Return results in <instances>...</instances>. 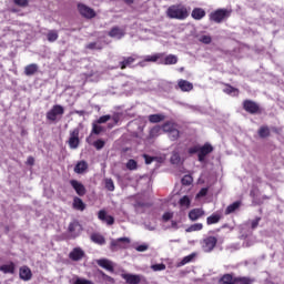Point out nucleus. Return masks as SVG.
<instances>
[{
	"mask_svg": "<svg viewBox=\"0 0 284 284\" xmlns=\"http://www.w3.org/2000/svg\"><path fill=\"white\" fill-rule=\"evenodd\" d=\"M258 223H261V217H256L255 220L247 221L245 225H251V229L256 230L258 227Z\"/></svg>",
	"mask_w": 284,
	"mask_h": 284,
	"instance_id": "obj_45",
	"label": "nucleus"
},
{
	"mask_svg": "<svg viewBox=\"0 0 284 284\" xmlns=\"http://www.w3.org/2000/svg\"><path fill=\"white\" fill-rule=\"evenodd\" d=\"M224 92H226V94H232V97H239V89L233 88V87H227Z\"/></svg>",
	"mask_w": 284,
	"mask_h": 284,
	"instance_id": "obj_49",
	"label": "nucleus"
},
{
	"mask_svg": "<svg viewBox=\"0 0 284 284\" xmlns=\"http://www.w3.org/2000/svg\"><path fill=\"white\" fill-rule=\"evenodd\" d=\"M168 17L170 19H179L180 21H183V19H187V8L183 6H171L168 9Z\"/></svg>",
	"mask_w": 284,
	"mask_h": 284,
	"instance_id": "obj_1",
	"label": "nucleus"
},
{
	"mask_svg": "<svg viewBox=\"0 0 284 284\" xmlns=\"http://www.w3.org/2000/svg\"><path fill=\"white\" fill-rule=\"evenodd\" d=\"M73 207L74 210H79L80 212H83V210H85V203H83V200H81L80 197H74Z\"/></svg>",
	"mask_w": 284,
	"mask_h": 284,
	"instance_id": "obj_31",
	"label": "nucleus"
},
{
	"mask_svg": "<svg viewBox=\"0 0 284 284\" xmlns=\"http://www.w3.org/2000/svg\"><path fill=\"white\" fill-rule=\"evenodd\" d=\"M102 132H103V126L97 124V122H93V123H92V131H91L90 136H92V134L99 135V134H101Z\"/></svg>",
	"mask_w": 284,
	"mask_h": 284,
	"instance_id": "obj_40",
	"label": "nucleus"
},
{
	"mask_svg": "<svg viewBox=\"0 0 284 284\" xmlns=\"http://www.w3.org/2000/svg\"><path fill=\"white\" fill-rule=\"evenodd\" d=\"M220 284H236L232 274H225L221 277Z\"/></svg>",
	"mask_w": 284,
	"mask_h": 284,
	"instance_id": "obj_36",
	"label": "nucleus"
},
{
	"mask_svg": "<svg viewBox=\"0 0 284 284\" xmlns=\"http://www.w3.org/2000/svg\"><path fill=\"white\" fill-rule=\"evenodd\" d=\"M161 130H163V126L162 128L160 125L153 126L150 131L151 139H154V136H159V134H161Z\"/></svg>",
	"mask_w": 284,
	"mask_h": 284,
	"instance_id": "obj_44",
	"label": "nucleus"
},
{
	"mask_svg": "<svg viewBox=\"0 0 284 284\" xmlns=\"http://www.w3.org/2000/svg\"><path fill=\"white\" fill-rule=\"evenodd\" d=\"M13 3L16 6H19V8H28V0H13Z\"/></svg>",
	"mask_w": 284,
	"mask_h": 284,
	"instance_id": "obj_57",
	"label": "nucleus"
},
{
	"mask_svg": "<svg viewBox=\"0 0 284 284\" xmlns=\"http://www.w3.org/2000/svg\"><path fill=\"white\" fill-rule=\"evenodd\" d=\"M98 219L103 223H106V225H114V216L108 215L104 210L99 211Z\"/></svg>",
	"mask_w": 284,
	"mask_h": 284,
	"instance_id": "obj_16",
	"label": "nucleus"
},
{
	"mask_svg": "<svg viewBox=\"0 0 284 284\" xmlns=\"http://www.w3.org/2000/svg\"><path fill=\"white\" fill-rule=\"evenodd\" d=\"M78 10L80 14L85 19H94L97 17V12H94V9L85 4H78Z\"/></svg>",
	"mask_w": 284,
	"mask_h": 284,
	"instance_id": "obj_11",
	"label": "nucleus"
},
{
	"mask_svg": "<svg viewBox=\"0 0 284 284\" xmlns=\"http://www.w3.org/2000/svg\"><path fill=\"white\" fill-rule=\"evenodd\" d=\"M16 270L17 265L14 262H9V264H3L0 266V272H2V274H14Z\"/></svg>",
	"mask_w": 284,
	"mask_h": 284,
	"instance_id": "obj_19",
	"label": "nucleus"
},
{
	"mask_svg": "<svg viewBox=\"0 0 284 284\" xmlns=\"http://www.w3.org/2000/svg\"><path fill=\"white\" fill-rule=\"evenodd\" d=\"M226 250H229V252H239V250H241V244L235 243V244H231L229 246H226Z\"/></svg>",
	"mask_w": 284,
	"mask_h": 284,
	"instance_id": "obj_55",
	"label": "nucleus"
},
{
	"mask_svg": "<svg viewBox=\"0 0 284 284\" xmlns=\"http://www.w3.org/2000/svg\"><path fill=\"white\" fill-rule=\"evenodd\" d=\"M170 162L172 165H183V159L178 150L172 152Z\"/></svg>",
	"mask_w": 284,
	"mask_h": 284,
	"instance_id": "obj_22",
	"label": "nucleus"
},
{
	"mask_svg": "<svg viewBox=\"0 0 284 284\" xmlns=\"http://www.w3.org/2000/svg\"><path fill=\"white\" fill-rule=\"evenodd\" d=\"M196 196H197V199H201L203 196H207V187L201 189Z\"/></svg>",
	"mask_w": 284,
	"mask_h": 284,
	"instance_id": "obj_62",
	"label": "nucleus"
},
{
	"mask_svg": "<svg viewBox=\"0 0 284 284\" xmlns=\"http://www.w3.org/2000/svg\"><path fill=\"white\" fill-rule=\"evenodd\" d=\"M85 170H88V162L85 161H80L74 166L75 174H83Z\"/></svg>",
	"mask_w": 284,
	"mask_h": 284,
	"instance_id": "obj_26",
	"label": "nucleus"
},
{
	"mask_svg": "<svg viewBox=\"0 0 284 284\" xmlns=\"http://www.w3.org/2000/svg\"><path fill=\"white\" fill-rule=\"evenodd\" d=\"M79 128L73 129L70 131V138H69V148L70 150H77L81 143V140H79Z\"/></svg>",
	"mask_w": 284,
	"mask_h": 284,
	"instance_id": "obj_6",
	"label": "nucleus"
},
{
	"mask_svg": "<svg viewBox=\"0 0 284 284\" xmlns=\"http://www.w3.org/2000/svg\"><path fill=\"white\" fill-rule=\"evenodd\" d=\"M93 148H95V150H103V148H105V141L97 140L93 142Z\"/></svg>",
	"mask_w": 284,
	"mask_h": 284,
	"instance_id": "obj_51",
	"label": "nucleus"
},
{
	"mask_svg": "<svg viewBox=\"0 0 284 284\" xmlns=\"http://www.w3.org/2000/svg\"><path fill=\"white\" fill-rule=\"evenodd\" d=\"M97 264L103 267V270H108V272H114V265H112L110 260L101 258L97 261Z\"/></svg>",
	"mask_w": 284,
	"mask_h": 284,
	"instance_id": "obj_20",
	"label": "nucleus"
},
{
	"mask_svg": "<svg viewBox=\"0 0 284 284\" xmlns=\"http://www.w3.org/2000/svg\"><path fill=\"white\" fill-rule=\"evenodd\" d=\"M85 256V251H83L81 247H74L69 253V258L71 261H81Z\"/></svg>",
	"mask_w": 284,
	"mask_h": 284,
	"instance_id": "obj_14",
	"label": "nucleus"
},
{
	"mask_svg": "<svg viewBox=\"0 0 284 284\" xmlns=\"http://www.w3.org/2000/svg\"><path fill=\"white\" fill-rule=\"evenodd\" d=\"M203 230V224L202 223H195L192 224L186 229V232H201Z\"/></svg>",
	"mask_w": 284,
	"mask_h": 284,
	"instance_id": "obj_43",
	"label": "nucleus"
},
{
	"mask_svg": "<svg viewBox=\"0 0 284 284\" xmlns=\"http://www.w3.org/2000/svg\"><path fill=\"white\" fill-rule=\"evenodd\" d=\"M258 136L261 139H267V136H270V128L267 126H262L258 130Z\"/></svg>",
	"mask_w": 284,
	"mask_h": 284,
	"instance_id": "obj_42",
	"label": "nucleus"
},
{
	"mask_svg": "<svg viewBox=\"0 0 284 284\" xmlns=\"http://www.w3.org/2000/svg\"><path fill=\"white\" fill-rule=\"evenodd\" d=\"M143 159H144L146 165H150V164L152 163V161H156V158L150 156V155H148V154H144V155H143Z\"/></svg>",
	"mask_w": 284,
	"mask_h": 284,
	"instance_id": "obj_61",
	"label": "nucleus"
},
{
	"mask_svg": "<svg viewBox=\"0 0 284 284\" xmlns=\"http://www.w3.org/2000/svg\"><path fill=\"white\" fill-rule=\"evenodd\" d=\"M88 50H103V44L101 42H90L87 44Z\"/></svg>",
	"mask_w": 284,
	"mask_h": 284,
	"instance_id": "obj_41",
	"label": "nucleus"
},
{
	"mask_svg": "<svg viewBox=\"0 0 284 284\" xmlns=\"http://www.w3.org/2000/svg\"><path fill=\"white\" fill-rule=\"evenodd\" d=\"M243 109L245 112H248V114H260L261 112V106L258 103L252 101V100H245L243 102Z\"/></svg>",
	"mask_w": 284,
	"mask_h": 284,
	"instance_id": "obj_9",
	"label": "nucleus"
},
{
	"mask_svg": "<svg viewBox=\"0 0 284 284\" xmlns=\"http://www.w3.org/2000/svg\"><path fill=\"white\" fill-rule=\"evenodd\" d=\"M104 183H105V189L109 192H114V181L112 179H105Z\"/></svg>",
	"mask_w": 284,
	"mask_h": 284,
	"instance_id": "obj_46",
	"label": "nucleus"
},
{
	"mask_svg": "<svg viewBox=\"0 0 284 284\" xmlns=\"http://www.w3.org/2000/svg\"><path fill=\"white\" fill-rule=\"evenodd\" d=\"M181 136V131H179V126L173 129L170 133H169V139L170 141H179Z\"/></svg>",
	"mask_w": 284,
	"mask_h": 284,
	"instance_id": "obj_39",
	"label": "nucleus"
},
{
	"mask_svg": "<svg viewBox=\"0 0 284 284\" xmlns=\"http://www.w3.org/2000/svg\"><path fill=\"white\" fill-rule=\"evenodd\" d=\"M126 168L128 170H136L138 168V163H136V160H129L128 163H126Z\"/></svg>",
	"mask_w": 284,
	"mask_h": 284,
	"instance_id": "obj_56",
	"label": "nucleus"
},
{
	"mask_svg": "<svg viewBox=\"0 0 284 284\" xmlns=\"http://www.w3.org/2000/svg\"><path fill=\"white\" fill-rule=\"evenodd\" d=\"M151 270H153V272H163V270H165V264H153Z\"/></svg>",
	"mask_w": 284,
	"mask_h": 284,
	"instance_id": "obj_53",
	"label": "nucleus"
},
{
	"mask_svg": "<svg viewBox=\"0 0 284 284\" xmlns=\"http://www.w3.org/2000/svg\"><path fill=\"white\" fill-rule=\"evenodd\" d=\"M134 61H135V59L132 57L122 58V60L120 61L121 70H125V68H130Z\"/></svg>",
	"mask_w": 284,
	"mask_h": 284,
	"instance_id": "obj_27",
	"label": "nucleus"
},
{
	"mask_svg": "<svg viewBox=\"0 0 284 284\" xmlns=\"http://www.w3.org/2000/svg\"><path fill=\"white\" fill-rule=\"evenodd\" d=\"M145 207V203L143 202H135L134 210L138 214H141Z\"/></svg>",
	"mask_w": 284,
	"mask_h": 284,
	"instance_id": "obj_48",
	"label": "nucleus"
},
{
	"mask_svg": "<svg viewBox=\"0 0 284 284\" xmlns=\"http://www.w3.org/2000/svg\"><path fill=\"white\" fill-rule=\"evenodd\" d=\"M109 37H111L112 39L121 40V39H123L125 37V30H123L120 27H113L109 31Z\"/></svg>",
	"mask_w": 284,
	"mask_h": 284,
	"instance_id": "obj_15",
	"label": "nucleus"
},
{
	"mask_svg": "<svg viewBox=\"0 0 284 284\" xmlns=\"http://www.w3.org/2000/svg\"><path fill=\"white\" fill-rule=\"evenodd\" d=\"M19 276L21 281H30L32 278V271L28 266L20 267Z\"/></svg>",
	"mask_w": 284,
	"mask_h": 284,
	"instance_id": "obj_18",
	"label": "nucleus"
},
{
	"mask_svg": "<svg viewBox=\"0 0 284 284\" xmlns=\"http://www.w3.org/2000/svg\"><path fill=\"white\" fill-rule=\"evenodd\" d=\"M91 241L98 245H105V237L99 233L91 234Z\"/></svg>",
	"mask_w": 284,
	"mask_h": 284,
	"instance_id": "obj_28",
	"label": "nucleus"
},
{
	"mask_svg": "<svg viewBox=\"0 0 284 284\" xmlns=\"http://www.w3.org/2000/svg\"><path fill=\"white\" fill-rule=\"evenodd\" d=\"M68 232L71 239H77L78 236H81V232H83V226H81V223H79V221H73L69 224Z\"/></svg>",
	"mask_w": 284,
	"mask_h": 284,
	"instance_id": "obj_7",
	"label": "nucleus"
},
{
	"mask_svg": "<svg viewBox=\"0 0 284 284\" xmlns=\"http://www.w3.org/2000/svg\"><path fill=\"white\" fill-rule=\"evenodd\" d=\"M161 59V54H154V55H146L143 62H140L141 68L145 65L148 62L156 63Z\"/></svg>",
	"mask_w": 284,
	"mask_h": 284,
	"instance_id": "obj_33",
	"label": "nucleus"
},
{
	"mask_svg": "<svg viewBox=\"0 0 284 284\" xmlns=\"http://www.w3.org/2000/svg\"><path fill=\"white\" fill-rule=\"evenodd\" d=\"M234 283L235 284H252V283H254V278L239 276V277H234Z\"/></svg>",
	"mask_w": 284,
	"mask_h": 284,
	"instance_id": "obj_34",
	"label": "nucleus"
},
{
	"mask_svg": "<svg viewBox=\"0 0 284 284\" xmlns=\"http://www.w3.org/2000/svg\"><path fill=\"white\" fill-rule=\"evenodd\" d=\"M100 275L102 276V281H105V283L114 284V278L103 273V271H100Z\"/></svg>",
	"mask_w": 284,
	"mask_h": 284,
	"instance_id": "obj_47",
	"label": "nucleus"
},
{
	"mask_svg": "<svg viewBox=\"0 0 284 284\" xmlns=\"http://www.w3.org/2000/svg\"><path fill=\"white\" fill-rule=\"evenodd\" d=\"M240 207H241V201L233 202L226 207L225 214H233V212L239 210Z\"/></svg>",
	"mask_w": 284,
	"mask_h": 284,
	"instance_id": "obj_35",
	"label": "nucleus"
},
{
	"mask_svg": "<svg viewBox=\"0 0 284 284\" xmlns=\"http://www.w3.org/2000/svg\"><path fill=\"white\" fill-rule=\"evenodd\" d=\"M192 178L190 175H184L182 178V185H192Z\"/></svg>",
	"mask_w": 284,
	"mask_h": 284,
	"instance_id": "obj_58",
	"label": "nucleus"
},
{
	"mask_svg": "<svg viewBox=\"0 0 284 284\" xmlns=\"http://www.w3.org/2000/svg\"><path fill=\"white\" fill-rule=\"evenodd\" d=\"M212 152H214V148L211 146V144L209 143L204 144L203 146H200L197 161H200V163H204L205 156H207V154H212Z\"/></svg>",
	"mask_w": 284,
	"mask_h": 284,
	"instance_id": "obj_10",
	"label": "nucleus"
},
{
	"mask_svg": "<svg viewBox=\"0 0 284 284\" xmlns=\"http://www.w3.org/2000/svg\"><path fill=\"white\" fill-rule=\"evenodd\" d=\"M196 256V253H191L182 258V261L178 264V267H183V265H187V263H192Z\"/></svg>",
	"mask_w": 284,
	"mask_h": 284,
	"instance_id": "obj_30",
	"label": "nucleus"
},
{
	"mask_svg": "<svg viewBox=\"0 0 284 284\" xmlns=\"http://www.w3.org/2000/svg\"><path fill=\"white\" fill-rule=\"evenodd\" d=\"M70 185L77 192L78 196H85V186L83 185V183L77 180H71Z\"/></svg>",
	"mask_w": 284,
	"mask_h": 284,
	"instance_id": "obj_13",
	"label": "nucleus"
},
{
	"mask_svg": "<svg viewBox=\"0 0 284 284\" xmlns=\"http://www.w3.org/2000/svg\"><path fill=\"white\" fill-rule=\"evenodd\" d=\"M179 63V58L174 54H169L164 59V65H176Z\"/></svg>",
	"mask_w": 284,
	"mask_h": 284,
	"instance_id": "obj_29",
	"label": "nucleus"
},
{
	"mask_svg": "<svg viewBox=\"0 0 284 284\" xmlns=\"http://www.w3.org/2000/svg\"><path fill=\"white\" fill-rule=\"evenodd\" d=\"M179 124L172 122V121H168L162 125V130L163 132H165L166 134H170L171 132H173V130H175V128H178Z\"/></svg>",
	"mask_w": 284,
	"mask_h": 284,
	"instance_id": "obj_25",
	"label": "nucleus"
},
{
	"mask_svg": "<svg viewBox=\"0 0 284 284\" xmlns=\"http://www.w3.org/2000/svg\"><path fill=\"white\" fill-rule=\"evenodd\" d=\"M191 17L195 19L196 21H201L205 17V10L202 8H195L193 9Z\"/></svg>",
	"mask_w": 284,
	"mask_h": 284,
	"instance_id": "obj_24",
	"label": "nucleus"
},
{
	"mask_svg": "<svg viewBox=\"0 0 284 284\" xmlns=\"http://www.w3.org/2000/svg\"><path fill=\"white\" fill-rule=\"evenodd\" d=\"M64 113H65V109H63L61 104H55L52 106L50 111L47 112V119L48 121L54 122L58 119H61Z\"/></svg>",
	"mask_w": 284,
	"mask_h": 284,
	"instance_id": "obj_4",
	"label": "nucleus"
},
{
	"mask_svg": "<svg viewBox=\"0 0 284 284\" xmlns=\"http://www.w3.org/2000/svg\"><path fill=\"white\" fill-rule=\"evenodd\" d=\"M136 252H148L150 250V245L148 244H140L135 247Z\"/></svg>",
	"mask_w": 284,
	"mask_h": 284,
	"instance_id": "obj_59",
	"label": "nucleus"
},
{
	"mask_svg": "<svg viewBox=\"0 0 284 284\" xmlns=\"http://www.w3.org/2000/svg\"><path fill=\"white\" fill-rule=\"evenodd\" d=\"M130 245L129 237H119L116 240L112 239L110 243L111 252H119V250H125Z\"/></svg>",
	"mask_w": 284,
	"mask_h": 284,
	"instance_id": "obj_3",
	"label": "nucleus"
},
{
	"mask_svg": "<svg viewBox=\"0 0 284 284\" xmlns=\"http://www.w3.org/2000/svg\"><path fill=\"white\" fill-rule=\"evenodd\" d=\"M27 164L28 165H34V158L29 156L28 160H27Z\"/></svg>",
	"mask_w": 284,
	"mask_h": 284,
	"instance_id": "obj_64",
	"label": "nucleus"
},
{
	"mask_svg": "<svg viewBox=\"0 0 284 284\" xmlns=\"http://www.w3.org/2000/svg\"><path fill=\"white\" fill-rule=\"evenodd\" d=\"M219 240L215 236H209L203 240L202 250L203 252L210 253L216 247Z\"/></svg>",
	"mask_w": 284,
	"mask_h": 284,
	"instance_id": "obj_8",
	"label": "nucleus"
},
{
	"mask_svg": "<svg viewBox=\"0 0 284 284\" xmlns=\"http://www.w3.org/2000/svg\"><path fill=\"white\" fill-rule=\"evenodd\" d=\"M47 39L50 43H54V41H57V39H59V32L57 30H50L47 33Z\"/></svg>",
	"mask_w": 284,
	"mask_h": 284,
	"instance_id": "obj_38",
	"label": "nucleus"
},
{
	"mask_svg": "<svg viewBox=\"0 0 284 284\" xmlns=\"http://www.w3.org/2000/svg\"><path fill=\"white\" fill-rule=\"evenodd\" d=\"M221 221V214L213 213L211 216L206 219V225H215V223H219Z\"/></svg>",
	"mask_w": 284,
	"mask_h": 284,
	"instance_id": "obj_32",
	"label": "nucleus"
},
{
	"mask_svg": "<svg viewBox=\"0 0 284 284\" xmlns=\"http://www.w3.org/2000/svg\"><path fill=\"white\" fill-rule=\"evenodd\" d=\"M150 123H161V121H165V115L163 114H151L149 115Z\"/></svg>",
	"mask_w": 284,
	"mask_h": 284,
	"instance_id": "obj_37",
	"label": "nucleus"
},
{
	"mask_svg": "<svg viewBox=\"0 0 284 284\" xmlns=\"http://www.w3.org/2000/svg\"><path fill=\"white\" fill-rule=\"evenodd\" d=\"M176 90L181 89V92H192L194 90V84L187 80H179L178 87H175Z\"/></svg>",
	"mask_w": 284,
	"mask_h": 284,
	"instance_id": "obj_12",
	"label": "nucleus"
},
{
	"mask_svg": "<svg viewBox=\"0 0 284 284\" xmlns=\"http://www.w3.org/2000/svg\"><path fill=\"white\" fill-rule=\"evenodd\" d=\"M70 284H94V282L80 277L79 275H74L70 281Z\"/></svg>",
	"mask_w": 284,
	"mask_h": 284,
	"instance_id": "obj_23",
	"label": "nucleus"
},
{
	"mask_svg": "<svg viewBox=\"0 0 284 284\" xmlns=\"http://www.w3.org/2000/svg\"><path fill=\"white\" fill-rule=\"evenodd\" d=\"M205 216V211L203 209H193L189 212L190 221H199V219Z\"/></svg>",
	"mask_w": 284,
	"mask_h": 284,
	"instance_id": "obj_17",
	"label": "nucleus"
},
{
	"mask_svg": "<svg viewBox=\"0 0 284 284\" xmlns=\"http://www.w3.org/2000/svg\"><path fill=\"white\" fill-rule=\"evenodd\" d=\"M110 119H111L110 115H102V116H100V118L97 120L95 123H99V124H101V123H108V121H110Z\"/></svg>",
	"mask_w": 284,
	"mask_h": 284,
	"instance_id": "obj_60",
	"label": "nucleus"
},
{
	"mask_svg": "<svg viewBox=\"0 0 284 284\" xmlns=\"http://www.w3.org/2000/svg\"><path fill=\"white\" fill-rule=\"evenodd\" d=\"M37 72H39V64H37V63L28 64L24 68L26 77H34V74H37Z\"/></svg>",
	"mask_w": 284,
	"mask_h": 284,
	"instance_id": "obj_21",
	"label": "nucleus"
},
{
	"mask_svg": "<svg viewBox=\"0 0 284 284\" xmlns=\"http://www.w3.org/2000/svg\"><path fill=\"white\" fill-rule=\"evenodd\" d=\"M171 219H174V212H165L163 215H162V221L164 223H168V221H171Z\"/></svg>",
	"mask_w": 284,
	"mask_h": 284,
	"instance_id": "obj_52",
	"label": "nucleus"
},
{
	"mask_svg": "<svg viewBox=\"0 0 284 284\" xmlns=\"http://www.w3.org/2000/svg\"><path fill=\"white\" fill-rule=\"evenodd\" d=\"M190 197L187 195H184L182 199H180V205L182 207H190Z\"/></svg>",
	"mask_w": 284,
	"mask_h": 284,
	"instance_id": "obj_50",
	"label": "nucleus"
},
{
	"mask_svg": "<svg viewBox=\"0 0 284 284\" xmlns=\"http://www.w3.org/2000/svg\"><path fill=\"white\" fill-rule=\"evenodd\" d=\"M229 17H232L230 9H217L209 14V19L213 23H223V21H227Z\"/></svg>",
	"mask_w": 284,
	"mask_h": 284,
	"instance_id": "obj_2",
	"label": "nucleus"
},
{
	"mask_svg": "<svg viewBox=\"0 0 284 284\" xmlns=\"http://www.w3.org/2000/svg\"><path fill=\"white\" fill-rule=\"evenodd\" d=\"M200 41H201V43H204L205 45H210V43H212V37L201 36Z\"/></svg>",
	"mask_w": 284,
	"mask_h": 284,
	"instance_id": "obj_54",
	"label": "nucleus"
},
{
	"mask_svg": "<svg viewBox=\"0 0 284 284\" xmlns=\"http://www.w3.org/2000/svg\"><path fill=\"white\" fill-rule=\"evenodd\" d=\"M200 146H193L189 149V154H199Z\"/></svg>",
	"mask_w": 284,
	"mask_h": 284,
	"instance_id": "obj_63",
	"label": "nucleus"
},
{
	"mask_svg": "<svg viewBox=\"0 0 284 284\" xmlns=\"http://www.w3.org/2000/svg\"><path fill=\"white\" fill-rule=\"evenodd\" d=\"M122 278L129 284L148 283V280L143 275L126 273V274H122Z\"/></svg>",
	"mask_w": 284,
	"mask_h": 284,
	"instance_id": "obj_5",
	"label": "nucleus"
}]
</instances>
